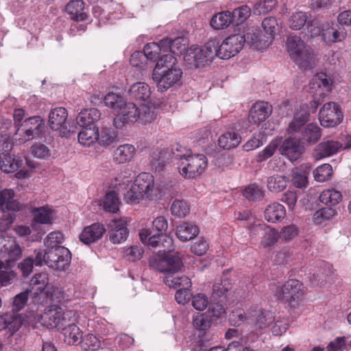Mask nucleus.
Returning a JSON list of instances; mask_svg holds the SVG:
<instances>
[{"instance_id":"f257e3e1","label":"nucleus","mask_w":351,"mask_h":351,"mask_svg":"<svg viewBox=\"0 0 351 351\" xmlns=\"http://www.w3.org/2000/svg\"><path fill=\"white\" fill-rule=\"evenodd\" d=\"M182 70L172 54L163 55L159 58L152 72V80L158 90L165 92L179 84Z\"/></svg>"},{"instance_id":"f03ea898","label":"nucleus","mask_w":351,"mask_h":351,"mask_svg":"<svg viewBox=\"0 0 351 351\" xmlns=\"http://www.w3.org/2000/svg\"><path fill=\"white\" fill-rule=\"evenodd\" d=\"M172 154L178 160V169L180 174L187 179L199 177L208 166V160L205 155L193 154L190 149L180 146Z\"/></svg>"},{"instance_id":"7ed1b4c3","label":"nucleus","mask_w":351,"mask_h":351,"mask_svg":"<svg viewBox=\"0 0 351 351\" xmlns=\"http://www.w3.org/2000/svg\"><path fill=\"white\" fill-rule=\"evenodd\" d=\"M155 119L154 110L146 104L137 107L133 102H124L118 110L117 114L114 119V125L121 129L125 125L133 123L137 121L143 123L152 121Z\"/></svg>"},{"instance_id":"20e7f679","label":"nucleus","mask_w":351,"mask_h":351,"mask_svg":"<svg viewBox=\"0 0 351 351\" xmlns=\"http://www.w3.org/2000/svg\"><path fill=\"white\" fill-rule=\"evenodd\" d=\"M167 228L168 223L166 218L159 216L152 222V229L158 233L153 234L151 230L143 229L139 233L140 239L145 245L149 247H162L170 250L173 245V240L166 234Z\"/></svg>"},{"instance_id":"39448f33","label":"nucleus","mask_w":351,"mask_h":351,"mask_svg":"<svg viewBox=\"0 0 351 351\" xmlns=\"http://www.w3.org/2000/svg\"><path fill=\"white\" fill-rule=\"evenodd\" d=\"M154 195L153 176L147 173H141L136 178L125 194L124 199L128 204H135L142 199H152Z\"/></svg>"},{"instance_id":"423d86ee","label":"nucleus","mask_w":351,"mask_h":351,"mask_svg":"<svg viewBox=\"0 0 351 351\" xmlns=\"http://www.w3.org/2000/svg\"><path fill=\"white\" fill-rule=\"evenodd\" d=\"M287 50L291 58L304 70L311 69L315 64L311 48L300 38L290 36L287 40Z\"/></svg>"},{"instance_id":"0eeeda50","label":"nucleus","mask_w":351,"mask_h":351,"mask_svg":"<svg viewBox=\"0 0 351 351\" xmlns=\"http://www.w3.org/2000/svg\"><path fill=\"white\" fill-rule=\"evenodd\" d=\"M270 289L277 299L289 303L301 300L306 291L304 285L296 279L288 280L283 285L273 282Z\"/></svg>"},{"instance_id":"6e6552de","label":"nucleus","mask_w":351,"mask_h":351,"mask_svg":"<svg viewBox=\"0 0 351 351\" xmlns=\"http://www.w3.org/2000/svg\"><path fill=\"white\" fill-rule=\"evenodd\" d=\"M77 315L75 311L66 312L59 306H49L40 315L39 322L43 326L48 328H55L64 326L69 322H75Z\"/></svg>"},{"instance_id":"1a4fd4ad","label":"nucleus","mask_w":351,"mask_h":351,"mask_svg":"<svg viewBox=\"0 0 351 351\" xmlns=\"http://www.w3.org/2000/svg\"><path fill=\"white\" fill-rule=\"evenodd\" d=\"M167 248H164L163 252L160 251L159 254L154 255L150 258L149 265L154 269L168 274H175L180 271L183 266L182 259L178 253L171 254L166 252Z\"/></svg>"},{"instance_id":"9d476101","label":"nucleus","mask_w":351,"mask_h":351,"mask_svg":"<svg viewBox=\"0 0 351 351\" xmlns=\"http://www.w3.org/2000/svg\"><path fill=\"white\" fill-rule=\"evenodd\" d=\"M14 191L5 189L0 193V210L2 215L0 219V232L5 231L13 223L16 210L21 209L22 206L14 200Z\"/></svg>"},{"instance_id":"9b49d317","label":"nucleus","mask_w":351,"mask_h":351,"mask_svg":"<svg viewBox=\"0 0 351 351\" xmlns=\"http://www.w3.org/2000/svg\"><path fill=\"white\" fill-rule=\"evenodd\" d=\"M214 46V43H208L206 48L193 45L183 53V60L189 69H193L204 66L211 58L213 52L208 49V46Z\"/></svg>"},{"instance_id":"f8f14e48","label":"nucleus","mask_w":351,"mask_h":351,"mask_svg":"<svg viewBox=\"0 0 351 351\" xmlns=\"http://www.w3.org/2000/svg\"><path fill=\"white\" fill-rule=\"evenodd\" d=\"M71 260L70 251L63 246L52 247L46 251V265L51 269L64 271L69 266Z\"/></svg>"},{"instance_id":"ddd939ff","label":"nucleus","mask_w":351,"mask_h":351,"mask_svg":"<svg viewBox=\"0 0 351 351\" xmlns=\"http://www.w3.org/2000/svg\"><path fill=\"white\" fill-rule=\"evenodd\" d=\"M245 40L241 34L230 36L219 45L215 54L221 59H229L242 49Z\"/></svg>"},{"instance_id":"4468645a","label":"nucleus","mask_w":351,"mask_h":351,"mask_svg":"<svg viewBox=\"0 0 351 351\" xmlns=\"http://www.w3.org/2000/svg\"><path fill=\"white\" fill-rule=\"evenodd\" d=\"M23 159L18 156L9 154L0 155V169L4 173H11L18 171L15 174L17 178H27L29 176V171L23 169Z\"/></svg>"},{"instance_id":"2eb2a0df","label":"nucleus","mask_w":351,"mask_h":351,"mask_svg":"<svg viewBox=\"0 0 351 351\" xmlns=\"http://www.w3.org/2000/svg\"><path fill=\"white\" fill-rule=\"evenodd\" d=\"M22 250L14 239L0 234V257L5 258L6 262H14L19 259Z\"/></svg>"},{"instance_id":"dca6fc26","label":"nucleus","mask_w":351,"mask_h":351,"mask_svg":"<svg viewBox=\"0 0 351 351\" xmlns=\"http://www.w3.org/2000/svg\"><path fill=\"white\" fill-rule=\"evenodd\" d=\"M319 119L322 126L334 127L340 123L342 114L335 103L328 102L320 109Z\"/></svg>"},{"instance_id":"f3484780","label":"nucleus","mask_w":351,"mask_h":351,"mask_svg":"<svg viewBox=\"0 0 351 351\" xmlns=\"http://www.w3.org/2000/svg\"><path fill=\"white\" fill-rule=\"evenodd\" d=\"M251 236L261 234V245L264 248L271 247L279 239V232L265 223H256L251 228Z\"/></svg>"},{"instance_id":"a211bd4d","label":"nucleus","mask_w":351,"mask_h":351,"mask_svg":"<svg viewBox=\"0 0 351 351\" xmlns=\"http://www.w3.org/2000/svg\"><path fill=\"white\" fill-rule=\"evenodd\" d=\"M245 43L256 50L262 51L271 44V36H266L261 31L255 27L247 29L244 35Z\"/></svg>"},{"instance_id":"6ab92c4d","label":"nucleus","mask_w":351,"mask_h":351,"mask_svg":"<svg viewBox=\"0 0 351 351\" xmlns=\"http://www.w3.org/2000/svg\"><path fill=\"white\" fill-rule=\"evenodd\" d=\"M108 238L111 243L119 244L124 242L129 231L127 228L126 221L122 219H113L108 223Z\"/></svg>"},{"instance_id":"aec40b11","label":"nucleus","mask_w":351,"mask_h":351,"mask_svg":"<svg viewBox=\"0 0 351 351\" xmlns=\"http://www.w3.org/2000/svg\"><path fill=\"white\" fill-rule=\"evenodd\" d=\"M346 36L347 33L345 29L333 23H326L322 25V39L329 45L342 42Z\"/></svg>"},{"instance_id":"412c9836","label":"nucleus","mask_w":351,"mask_h":351,"mask_svg":"<svg viewBox=\"0 0 351 351\" xmlns=\"http://www.w3.org/2000/svg\"><path fill=\"white\" fill-rule=\"evenodd\" d=\"M304 146L301 143L295 138H286L281 146L279 151L282 155L287 156L291 161L298 160L304 152Z\"/></svg>"},{"instance_id":"4be33fe9","label":"nucleus","mask_w":351,"mask_h":351,"mask_svg":"<svg viewBox=\"0 0 351 351\" xmlns=\"http://www.w3.org/2000/svg\"><path fill=\"white\" fill-rule=\"evenodd\" d=\"M168 38L162 39L159 43L147 44L143 49V55L145 59L156 61L163 55L169 54Z\"/></svg>"},{"instance_id":"5701e85b","label":"nucleus","mask_w":351,"mask_h":351,"mask_svg":"<svg viewBox=\"0 0 351 351\" xmlns=\"http://www.w3.org/2000/svg\"><path fill=\"white\" fill-rule=\"evenodd\" d=\"M171 152L168 149H155L150 154V165L156 171L161 172L169 163Z\"/></svg>"},{"instance_id":"b1692460","label":"nucleus","mask_w":351,"mask_h":351,"mask_svg":"<svg viewBox=\"0 0 351 351\" xmlns=\"http://www.w3.org/2000/svg\"><path fill=\"white\" fill-rule=\"evenodd\" d=\"M271 113V107L268 103L259 101L254 104L250 110L248 121L254 124L264 121Z\"/></svg>"},{"instance_id":"393cba45","label":"nucleus","mask_w":351,"mask_h":351,"mask_svg":"<svg viewBox=\"0 0 351 351\" xmlns=\"http://www.w3.org/2000/svg\"><path fill=\"white\" fill-rule=\"evenodd\" d=\"M105 231L103 225L95 223L85 227L79 238L83 243L88 245L100 239Z\"/></svg>"},{"instance_id":"a878e982","label":"nucleus","mask_w":351,"mask_h":351,"mask_svg":"<svg viewBox=\"0 0 351 351\" xmlns=\"http://www.w3.org/2000/svg\"><path fill=\"white\" fill-rule=\"evenodd\" d=\"M67 117L68 113L64 108L59 107L52 109L48 117L49 127L53 130L62 131L65 128Z\"/></svg>"},{"instance_id":"bb28decb","label":"nucleus","mask_w":351,"mask_h":351,"mask_svg":"<svg viewBox=\"0 0 351 351\" xmlns=\"http://www.w3.org/2000/svg\"><path fill=\"white\" fill-rule=\"evenodd\" d=\"M136 153V147L132 144H123L116 148L113 153V160L117 164L131 162Z\"/></svg>"},{"instance_id":"cd10ccee","label":"nucleus","mask_w":351,"mask_h":351,"mask_svg":"<svg viewBox=\"0 0 351 351\" xmlns=\"http://www.w3.org/2000/svg\"><path fill=\"white\" fill-rule=\"evenodd\" d=\"M22 324L21 317L19 315L5 313L0 315V331L5 330L10 336L14 334Z\"/></svg>"},{"instance_id":"c85d7f7f","label":"nucleus","mask_w":351,"mask_h":351,"mask_svg":"<svg viewBox=\"0 0 351 351\" xmlns=\"http://www.w3.org/2000/svg\"><path fill=\"white\" fill-rule=\"evenodd\" d=\"M342 147L338 141L328 140L318 144L315 149V156L317 160L329 157L336 154Z\"/></svg>"},{"instance_id":"c756f323","label":"nucleus","mask_w":351,"mask_h":351,"mask_svg":"<svg viewBox=\"0 0 351 351\" xmlns=\"http://www.w3.org/2000/svg\"><path fill=\"white\" fill-rule=\"evenodd\" d=\"M254 319V326L258 329H265L275 321V316L269 311L255 310L251 313V319Z\"/></svg>"},{"instance_id":"7c9ffc66","label":"nucleus","mask_w":351,"mask_h":351,"mask_svg":"<svg viewBox=\"0 0 351 351\" xmlns=\"http://www.w3.org/2000/svg\"><path fill=\"white\" fill-rule=\"evenodd\" d=\"M100 117L101 113L97 108L84 109L78 114L76 121L80 126L89 128L97 121Z\"/></svg>"},{"instance_id":"2f4dec72","label":"nucleus","mask_w":351,"mask_h":351,"mask_svg":"<svg viewBox=\"0 0 351 351\" xmlns=\"http://www.w3.org/2000/svg\"><path fill=\"white\" fill-rule=\"evenodd\" d=\"M128 93L131 99L147 101L150 97L151 90L148 84L144 82H136L130 86Z\"/></svg>"},{"instance_id":"473e14b6","label":"nucleus","mask_w":351,"mask_h":351,"mask_svg":"<svg viewBox=\"0 0 351 351\" xmlns=\"http://www.w3.org/2000/svg\"><path fill=\"white\" fill-rule=\"evenodd\" d=\"M285 215V206L278 202H274L268 205L265 210V218L271 223H275L284 219Z\"/></svg>"},{"instance_id":"72a5a7b5","label":"nucleus","mask_w":351,"mask_h":351,"mask_svg":"<svg viewBox=\"0 0 351 351\" xmlns=\"http://www.w3.org/2000/svg\"><path fill=\"white\" fill-rule=\"evenodd\" d=\"M38 125L33 128H27L21 125L14 134V141L18 144L24 143L39 136L41 131L38 130Z\"/></svg>"},{"instance_id":"f704fd0d","label":"nucleus","mask_w":351,"mask_h":351,"mask_svg":"<svg viewBox=\"0 0 351 351\" xmlns=\"http://www.w3.org/2000/svg\"><path fill=\"white\" fill-rule=\"evenodd\" d=\"M199 232L198 228L189 222H183L177 227L176 235L181 241L194 239Z\"/></svg>"},{"instance_id":"c9c22d12","label":"nucleus","mask_w":351,"mask_h":351,"mask_svg":"<svg viewBox=\"0 0 351 351\" xmlns=\"http://www.w3.org/2000/svg\"><path fill=\"white\" fill-rule=\"evenodd\" d=\"M32 214L34 220L42 224H51L55 218L54 210L48 206L34 208Z\"/></svg>"},{"instance_id":"e433bc0d","label":"nucleus","mask_w":351,"mask_h":351,"mask_svg":"<svg viewBox=\"0 0 351 351\" xmlns=\"http://www.w3.org/2000/svg\"><path fill=\"white\" fill-rule=\"evenodd\" d=\"M241 141V137L237 132L229 131L219 136L218 144L223 149H230L237 147Z\"/></svg>"},{"instance_id":"4c0bfd02","label":"nucleus","mask_w":351,"mask_h":351,"mask_svg":"<svg viewBox=\"0 0 351 351\" xmlns=\"http://www.w3.org/2000/svg\"><path fill=\"white\" fill-rule=\"evenodd\" d=\"M75 322H69L62 328L64 341L68 344H75L82 339V332Z\"/></svg>"},{"instance_id":"58836bf2","label":"nucleus","mask_w":351,"mask_h":351,"mask_svg":"<svg viewBox=\"0 0 351 351\" xmlns=\"http://www.w3.org/2000/svg\"><path fill=\"white\" fill-rule=\"evenodd\" d=\"M84 3L81 0H73L68 3L65 10L70 14L72 19L75 21H84L87 15L83 12Z\"/></svg>"},{"instance_id":"ea45409f","label":"nucleus","mask_w":351,"mask_h":351,"mask_svg":"<svg viewBox=\"0 0 351 351\" xmlns=\"http://www.w3.org/2000/svg\"><path fill=\"white\" fill-rule=\"evenodd\" d=\"M98 129L95 127L84 128L78 134L79 143L86 147H90L97 142Z\"/></svg>"},{"instance_id":"a19ab883","label":"nucleus","mask_w":351,"mask_h":351,"mask_svg":"<svg viewBox=\"0 0 351 351\" xmlns=\"http://www.w3.org/2000/svg\"><path fill=\"white\" fill-rule=\"evenodd\" d=\"M289 179L285 176L275 174L269 176L267 180V186L272 193H280L286 189Z\"/></svg>"},{"instance_id":"79ce46f5","label":"nucleus","mask_w":351,"mask_h":351,"mask_svg":"<svg viewBox=\"0 0 351 351\" xmlns=\"http://www.w3.org/2000/svg\"><path fill=\"white\" fill-rule=\"evenodd\" d=\"M321 202L330 206V207L338 204L342 199V195L340 191L330 189L324 191L319 196Z\"/></svg>"},{"instance_id":"37998d69","label":"nucleus","mask_w":351,"mask_h":351,"mask_svg":"<svg viewBox=\"0 0 351 351\" xmlns=\"http://www.w3.org/2000/svg\"><path fill=\"white\" fill-rule=\"evenodd\" d=\"M232 16L230 12H222L217 13L211 19L210 25L215 29H222L232 23Z\"/></svg>"},{"instance_id":"c03bdc74","label":"nucleus","mask_w":351,"mask_h":351,"mask_svg":"<svg viewBox=\"0 0 351 351\" xmlns=\"http://www.w3.org/2000/svg\"><path fill=\"white\" fill-rule=\"evenodd\" d=\"M320 137V128L319 126L313 123L307 125L302 135V139L310 145L317 142Z\"/></svg>"},{"instance_id":"a18cd8bd","label":"nucleus","mask_w":351,"mask_h":351,"mask_svg":"<svg viewBox=\"0 0 351 351\" xmlns=\"http://www.w3.org/2000/svg\"><path fill=\"white\" fill-rule=\"evenodd\" d=\"M308 121V113L306 108L301 107L298 110L289 123V129L291 132H297Z\"/></svg>"},{"instance_id":"49530a36","label":"nucleus","mask_w":351,"mask_h":351,"mask_svg":"<svg viewBox=\"0 0 351 351\" xmlns=\"http://www.w3.org/2000/svg\"><path fill=\"white\" fill-rule=\"evenodd\" d=\"M308 169L301 166L293 170L292 182L297 188L306 187L308 183Z\"/></svg>"},{"instance_id":"de8ad7c7","label":"nucleus","mask_w":351,"mask_h":351,"mask_svg":"<svg viewBox=\"0 0 351 351\" xmlns=\"http://www.w3.org/2000/svg\"><path fill=\"white\" fill-rule=\"evenodd\" d=\"M336 214V210L331 207L323 208L314 213L313 221L316 224L323 226L332 219Z\"/></svg>"},{"instance_id":"09e8293b","label":"nucleus","mask_w":351,"mask_h":351,"mask_svg":"<svg viewBox=\"0 0 351 351\" xmlns=\"http://www.w3.org/2000/svg\"><path fill=\"white\" fill-rule=\"evenodd\" d=\"M351 349V341L346 337H337L326 346L327 351H349Z\"/></svg>"},{"instance_id":"8fccbe9b","label":"nucleus","mask_w":351,"mask_h":351,"mask_svg":"<svg viewBox=\"0 0 351 351\" xmlns=\"http://www.w3.org/2000/svg\"><path fill=\"white\" fill-rule=\"evenodd\" d=\"M231 284L228 278L217 279L213 285L212 297L218 299L230 289Z\"/></svg>"},{"instance_id":"3c124183","label":"nucleus","mask_w":351,"mask_h":351,"mask_svg":"<svg viewBox=\"0 0 351 351\" xmlns=\"http://www.w3.org/2000/svg\"><path fill=\"white\" fill-rule=\"evenodd\" d=\"M193 324L195 328L204 331L210 328L215 323L210 319L209 315L205 312L195 315L193 319Z\"/></svg>"},{"instance_id":"603ef678","label":"nucleus","mask_w":351,"mask_h":351,"mask_svg":"<svg viewBox=\"0 0 351 351\" xmlns=\"http://www.w3.org/2000/svg\"><path fill=\"white\" fill-rule=\"evenodd\" d=\"M189 211V204L183 199H175L171 206V214L178 217H185Z\"/></svg>"},{"instance_id":"864d4df0","label":"nucleus","mask_w":351,"mask_h":351,"mask_svg":"<svg viewBox=\"0 0 351 351\" xmlns=\"http://www.w3.org/2000/svg\"><path fill=\"white\" fill-rule=\"evenodd\" d=\"M279 141L277 139L271 141L267 146L260 151L256 156V161L262 162L271 158L279 147Z\"/></svg>"},{"instance_id":"5fc2aeb1","label":"nucleus","mask_w":351,"mask_h":351,"mask_svg":"<svg viewBox=\"0 0 351 351\" xmlns=\"http://www.w3.org/2000/svg\"><path fill=\"white\" fill-rule=\"evenodd\" d=\"M48 283V274L46 273H39L32 278L30 285L32 289L36 291L35 293L38 294L45 290Z\"/></svg>"},{"instance_id":"6e6d98bb","label":"nucleus","mask_w":351,"mask_h":351,"mask_svg":"<svg viewBox=\"0 0 351 351\" xmlns=\"http://www.w3.org/2000/svg\"><path fill=\"white\" fill-rule=\"evenodd\" d=\"M229 320L231 324L239 326L245 322L250 323L251 320V313H246L242 308H235L232 311L229 316Z\"/></svg>"},{"instance_id":"4d7b16f0","label":"nucleus","mask_w":351,"mask_h":351,"mask_svg":"<svg viewBox=\"0 0 351 351\" xmlns=\"http://www.w3.org/2000/svg\"><path fill=\"white\" fill-rule=\"evenodd\" d=\"M120 202L115 192L108 193L103 200L104 209L110 213H117L119 210Z\"/></svg>"},{"instance_id":"13d9d810","label":"nucleus","mask_w":351,"mask_h":351,"mask_svg":"<svg viewBox=\"0 0 351 351\" xmlns=\"http://www.w3.org/2000/svg\"><path fill=\"white\" fill-rule=\"evenodd\" d=\"M332 175V168L329 164H323L313 171V176L316 181L325 182Z\"/></svg>"},{"instance_id":"bf43d9fd","label":"nucleus","mask_w":351,"mask_h":351,"mask_svg":"<svg viewBox=\"0 0 351 351\" xmlns=\"http://www.w3.org/2000/svg\"><path fill=\"white\" fill-rule=\"evenodd\" d=\"M289 327V320L287 317L275 318V321L271 325V332L274 335L281 336L285 333Z\"/></svg>"},{"instance_id":"052dcab7","label":"nucleus","mask_w":351,"mask_h":351,"mask_svg":"<svg viewBox=\"0 0 351 351\" xmlns=\"http://www.w3.org/2000/svg\"><path fill=\"white\" fill-rule=\"evenodd\" d=\"M264 195V191L261 186L255 184H250L243 191V195L250 201L261 200Z\"/></svg>"},{"instance_id":"680f3d73","label":"nucleus","mask_w":351,"mask_h":351,"mask_svg":"<svg viewBox=\"0 0 351 351\" xmlns=\"http://www.w3.org/2000/svg\"><path fill=\"white\" fill-rule=\"evenodd\" d=\"M10 263L3 265V269L0 270V285L8 286L13 282L16 278L15 272L10 268Z\"/></svg>"},{"instance_id":"e2e57ef3","label":"nucleus","mask_w":351,"mask_h":351,"mask_svg":"<svg viewBox=\"0 0 351 351\" xmlns=\"http://www.w3.org/2000/svg\"><path fill=\"white\" fill-rule=\"evenodd\" d=\"M206 313L214 323L217 322L218 320H221L226 317V309L222 304L215 303L211 304Z\"/></svg>"},{"instance_id":"0e129e2a","label":"nucleus","mask_w":351,"mask_h":351,"mask_svg":"<svg viewBox=\"0 0 351 351\" xmlns=\"http://www.w3.org/2000/svg\"><path fill=\"white\" fill-rule=\"evenodd\" d=\"M80 345L82 348L86 351H95L101 346L100 341L92 334L85 335L80 341Z\"/></svg>"},{"instance_id":"69168bd1","label":"nucleus","mask_w":351,"mask_h":351,"mask_svg":"<svg viewBox=\"0 0 351 351\" xmlns=\"http://www.w3.org/2000/svg\"><path fill=\"white\" fill-rule=\"evenodd\" d=\"M114 136L110 128H102L100 131L98 130L97 142L101 146L107 147L114 142Z\"/></svg>"},{"instance_id":"338daca9","label":"nucleus","mask_w":351,"mask_h":351,"mask_svg":"<svg viewBox=\"0 0 351 351\" xmlns=\"http://www.w3.org/2000/svg\"><path fill=\"white\" fill-rule=\"evenodd\" d=\"M306 21L307 16L305 12H296L291 16L289 25L292 29L298 30L303 27Z\"/></svg>"},{"instance_id":"774afa93","label":"nucleus","mask_w":351,"mask_h":351,"mask_svg":"<svg viewBox=\"0 0 351 351\" xmlns=\"http://www.w3.org/2000/svg\"><path fill=\"white\" fill-rule=\"evenodd\" d=\"M105 105L109 108L119 110L125 102L122 96L114 93H108L104 98Z\"/></svg>"}]
</instances>
